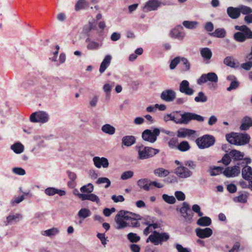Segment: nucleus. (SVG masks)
<instances>
[{
	"instance_id": "obj_1",
	"label": "nucleus",
	"mask_w": 252,
	"mask_h": 252,
	"mask_svg": "<svg viewBox=\"0 0 252 252\" xmlns=\"http://www.w3.org/2000/svg\"><path fill=\"white\" fill-rule=\"evenodd\" d=\"M251 162V160L247 158H244L238 161L236 165L243 167L242 175L244 179L250 181V188L252 190V169L247 165Z\"/></svg>"
},
{
	"instance_id": "obj_2",
	"label": "nucleus",
	"mask_w": 252,
	"mask_h": 252,
	"mask_svg": "<svg viewBox=\"0 0 252 252\" xmlns=\"http://www.w3.org/2000/svg\"><path fill=\"white\" fill-rule=\"evenodd\" d=\"M136 148L138 150L137 158L141 160L151 158L159 152L158 149L150 147L141 146L136 147Z\"/></svg>"
},
{
	"instance_id": "obj_3",
	"label": "nucleus",
	"mask_w": 252,
	"mask_h": 252,
	"mask_svg": "<svg viewBox=\"0 0 252 252\" xmlns=\"http://www.w3.org/2000/svg\"><path fill=\"white\" fill-rule=\"evenodd\" d=\"M133 216L131 212L121 210L118 212L115 218V221L117 225L116 228L117 229H121L128 226V223L124 220H129L130 218ZM134 216H135L134 215Z\"/></svg>"
},
{
	"instance_id": "obj_4",
	"label": "nucleus",
	"mask_w": 252,
	"mask_h": 252,
	"mask_svg": "<svg viewBox=\"0 0 252 252\" xmlns=\"http://www.w3.org/2000/svg\"><path fill=\"white\" fill-rule=\"evenodd\" d=\"M169 235L166 232L159 233L157 231H154L146 240V242L151 241L155 245L161 244L163 242H166L169 240Z\"/></svg>"
},
{
	"instance_id": "obj_5",
	"label": "nucleus",
	"mask_w": 252,
	"mask_h": 252,
	"mask_svg": "<svg viewBox=\"0 0 252 252\" xmlns=\"http://www.w3.org/2000/svg\"><path fill=\"white\" fill-rule=\"evenodd\" d=\"M191 120H195L199 122L204 121V118L199 115L192 112H185L181 114V118L178 119V123L187 125Z\"/></svg>"
},
{
	"instance_id": "obj_6",
	"label": "nucleus",
	"mask_w": 252,
	"mask_h": 252,
	"mask_svg": "<svg viewBox=\"0 0 252 252\" xmlns=\"http://www.w3.org/2000/svg\"><path fill=\"white\" fill-rule=\"evenodd\" d=\"M195 142L199 149H204L213 146L215 143V138L212 135L206 134L197 138Z\"/></svg>"
},
{
	"instance_id": "obj_7",
	"label": "nucleus",
	"mask_w": 252,
	"mask_h": 252,
	"mask_svg": "<svg viewBox=\"0 0 252 252\" xmlns=\"http://www.w3.org/2000/svg\"><path fill=\"white\" fill-rule=\"evenodd\" d=\"M160 134V130L158 128H155L153 130L145 129L142 133V139L147 142L154 143L157 139V137Z\"/></svg>"
},
{
	"instance_id": "obj_8",
	"label": "nucleus",
	"mask_w": 252,
	"mask_h": 252,
	"mask_svg": "<svg viewBox=\"0 0 252 252\" xmlns=\"http://www.w3.org/2000/svg\"><path fill=\"white\" fill-rule=\"evenodd\" d=\"M30 119L31 122L32 123H41L44 124L48 121L49 116L46 112L41 111L32 113L30 116Z\"/></svg>"
},
{
	"instance_id": "obj_9",
	"label": "nucleus",
	"mask_w": 252,
	"mask_h": 252,
	"mask_svg": "<svg viewBox=\"0 0 252 252\" xmlns=\"http://www.w3.org/2000/svg\"><path fill=\"white\" fill-rule=\"evenodd\" d=\"M180 212L185 219L186 222L190 223L193 221V213L190 209L189 205L187 202L183 203Z\"/></svg>"
},
{
	"instance_id": "obj_10",
	"label": "nucleus",
	"mask_w": 252,
	"mask_h": 252,
	"mask_svg": "<svg viewBox=\"0 0 252 252\" xmlns=\"http://www.w3.org/2000/svg\"><path fill=\"white\" fill-rule=\"evenodd\" d=\"M208 81H210L212 83H217L218 81L217 75L214 72H209L207 74H203L197 80V83L198 85H201Z\"/></svg>"
},
{
	"instance_id": "obj_11",
	"label": "nucleus",
	"mask_w": 252,
	"mask_h": 252,
	"mask_svg": "<svg viewBox=\"0 0 252 252\" xmlns=\"http://www.w3.org/2000/svg\"><path fill=\"white\" fill-rule=\"evenodd\" d=\"M175 173L181 178H188L191 177L193 173L184 166L181 165L177 167L175 171Z\"/></svg>"
},
{
	"instance_id": "obj_12",
	"label": "nucleus",
	"mask_w": 252,
	"mask_h": 252,
	"mask_svg": "<svg viewBox=\"0 0 252 252\" xmlns=\"http://www.w3.org/2000/svg\"><path fill=\"white\" fill-rule=\"evenodd\" d=\"M176 92L171 89L165 90L161 93L160 98L166 102H172L176 98Z\"/></svg>"
},
{
	"instance_id": "obj_13",
	"label": "nucleus",
	"mask_w": 252,
	"mask_h": 252,
	"mask_svg": "<svg viewBox=\"0 0 252 252\" xmlns=\"http://www.w3.org/2000/svg\"><path fill=\"white\" fill-rule=\"evenodd\" d=\"M179 91L188 95H191L194 90L189 87V83L186 80H183L179 85Z\"/></svg>"
},
{
	"instance_id": "obj_14",
	"label": "nucleus",
	"mask_w": 252,
	"mask_h": 252,
	"mask_svg": "<svg viewBox=\"0 0 252 252\" xmlns=\"http://www.w3.org/2000/svg\"><path fill=\"white\" fill-rule=\"evenodd\" d=\"M196 236L200 239L210 237L213 234V230L209 227L205 228H197L195 230Z\"/></svg>"
},
{
	"instance_id": "obj_15",
	"label": "nucleus",
	"mask_w": 252,
	"mask_h": 252,
	"mask_svg": "<svg viewBox=\"0 0 252 252\" xmlns=\"http://www.w3.org/2000/svg\"><path fill=\"white\" fill-rule=\"evenodd\" d=\"M240 173V167L238 165H234L231 167H228L223 171L224 175L228 178L236 177Z\"/></svg>"
},
{
	"instance_id": "obj_16",
	"label": "nucleus",
	"mask_w": 252,
	"mask_h": 252,
	"mask_svg": "<svg viewBox=\"0 0 252 252\" xmlns=\"http://www.w3.org/2000/svg\"><path fill=\"white\" fill-rule=\"evenodd\" d=\"M161 4V2L158 0H149L145 4L143 10L145 12L157 10Z\"/></svg>"
},
{
	"instance_id": "obj_17",
	"label": "nucleus",
	"mask_w": 252,
	"mask_h": 252,
	"mask_svg": "<svg viewBox=\"0 0 252 252\" xmlns=\"http://www.w3.org/2000/svg\"><path fill=\"white\" fill-rule=\"evenodd\" d=\"M93 160L95 166L98 168L101 167L106 168L109 166L108 160L106 158L95 157L93 158Z\"/></svg>"
},
{
	"instance_id": "obj_18",
	"label": "nucleus",
	"mask_w": 252,
	"mask_h": 252,
	"mask_svg": "<svg viewBox=\"0 0 252 252\" xmlns=\"http://www.w3.org/2000/svg\"><path fill=\"white\" fill-rule=\"evenodd\" d=\"M77 195L82 200H90L91 201L95 202L97 204L100 203V199L99 197L95 194L90 193V194L85 193H77Z\"/></svg>"
},
{
	"instance_id": "obj_19",
	"label": "nucleus",
	"mask_w": 252,
	"mask_h": 252,
	"mask_svg": "<svg viewBox=\"0 0 252 252\" xmlns=\"http://www.w3.org/2000/svg\"><path fill=\"white\" fill-rule=\"evenodd\" d=\"M236 145H244L250 142V136L247 133H236Z\"/></svg>"
},
{
	"instance_id": "obj_20",
	"label": "nucleus",
	"mask_w": 252,
	"mask_h": 252,
	"mask_svg": "<svg viewBox=\"0 0 252 252\" xmlns=\"http://www.w3.org/2000/svg\"><path fill=\"white\" fill-rule=\"evenodd\" d=\"M23 216L19 213H11L6 217L5 225H8L12 223H16L21 220Z\"/></svg>"
},
{
	"instance_id": "obj_21",
	"label": "nucleus",
	"mask_w": 252,
	"mask_h": 252,
	"mask_svg": "<svg viewBox=\"0 0 252 252\" xmlns=\"http://www.w3.org/2000/svg\"><path fill=\"white\" fill-rule=\"evenodd\" d=\"M226 12L228 16L232 19H236L240 16L239 7H228L227 8Z\"/></svg>"
},
{
	"instance_id": "obj_22",
	"label": "nucleus",
	"mask_w": 252,
	"mask_h": 252,
	"mask_svg": "<svg viewBox=\"0 0 252 252\" xmlns=\"http://www.w3.org/2000/svg\"><path fill=\"white\" fill-rule=\"evenodd\" d=\"M223 63L226 66L232 68H237L238 64V63H237L236 60L231 56L226 57L223 60Z\"/></svg>"
},
{
	"instance_id": "obj_23",
	"label": "nucleus",
	"mask_w": 252,
	"mask_h": 252,
	"mask_svg": "<svg viewBox=\"0 0 252 252\" xmlns=\"http://www.w3.org/2000/svg\"><path fill=\"white\" fill-rule=\"evenodd\" d=\"M178 28H183L181 26H178L177 28L173 29L170 32V35L173 38L183 40L185 37V34L183 32L180 31L178 29Z\"/></svg>"
},
{
	"instance_id": "obj_24",
	"label": "nucleus",
	"mask_w": 252,
	"mask_h": 252,
	"mask_svg": "<svg viewBox=\"0 0 252 252\" xmlns=\"http://www.w3.org/2000/svg\"><path fill=\"white\" fill-rule=\"evenodd\" d=\"M136 142V138L132 135H126L122 139V144L126 147H130Z\"/></svg>"
},
{
	"instance_id": "obj_25",
	"label": "nucleus",
	"mask_w": 252,
	"mask_h": 252,
	"mask_svg": "<svg viewBox=\"0 0 252 252\" xmlns=\"http://www.w3.org/2000/svg\"><path fill=\"white\" fill-rule=\"evenodd\" d=\"M200 54L204 60L208 63V61L212 57V52L211 49L208 47L202 48L200 49Z\"/></svg>"
},
{
	"instance_id": "obj_26",
	"label": "nucleus",
	"mask_w": 252,
	"mask_h": 252,
	"mask_svg": "<svg viewBox=\"0 0 252 252\" xmlns=\"http://www.w3.org/2000/svg\"><path fill=\"white\" fill-rule=\"evenodd\" d=\"M195 131L188 128H181L177 131V136L180 138H185L195 134Z\"/></svg>"
},
{
	"instance_id": "obj_27",
	"label": "nucleus",
	"mask_w": 252,
	"mask_h": 252,
	"mask_svg": "<svg viewBox=\"0 0 252 252\" xmlns=\"http://www.w3.org/2000/svg\"><path fill=\"white\" fill-rule=\"evenodd\" d=\"M60 233V230L58 228L53 227L46 230L42 231L41 234L42 235L49 237H53Z\"/></svg>"
},
{
	"instance_id": "obj_28",
	"label": "nucleus",
	"mask_w": 252,
	"mask_h": 252,
	"mask_svg": "<svg viewBox=\"0 0 252 252\" xmlns=\"http://www.w3.org/2000/svg\"><path fill=\"white\" fill-rule=\"evenodd\" d=\"M212 220L209 217H200V218L197 220L196 224L201 226H208L211 224Z\"/></svg>"
},
{
	"instance_id": "obj_29",
	"label": "nucleus",
	"mask_w": 252,
	"mask_h": 252,
	"mask_svg": "<svg viewBox=\"0 0 252 252\" xmlns=\"http://www.w3.org/2000/svg\"><path fill=\"white\" fill-rule=\"evenodd\" d=\"M252 126V119L248 116L245 117L242 120V123L240 127L242 130H246L248 129Z\"/></svg>"
},
{
	"instance_id": "obj_30",
	"label": "nucleus",
	"mask_w": 252,
	"mask_h": 252,
	"mask_svg": "<svg viewBox=\"0 0 252 252\" xmlns=\"http://www.w3.org/2000/svg\"><path fill=\"white\" fill-rule=\"evenodd\" d=\"M150 180L148 179H141L137 181L138 187L146 191H148L150 187Z\"/></svg>"
},
{
	"instance_id": "obj_31",
	"label": "nucleus",
	"mask_w": 252,
	"mask_h": 252,
	"mask_svg": "<svg viewBox=\"0 0 252 252\" xmlns=\"http://www.w3.org/2000/svg\"><path fill=\"white\" fill-rule=\"evenodd\" d=\"M85 42L87 44V48L89 50H96L99 47V43L96 41L92 40L89 37L86 38Z\"/></svg>"
},
{
	"instance_id": "obj_32",
	"label": "nucleus",
	"mask_w": 252,
	"mask_h": 252,
	"mask_svg": "<svg viewBox=\"0 0 252 252\" xmlns=\"http://www.w3.org/2000/svg\"><path fill=\"white\" fill-rule=\"evenodd\" d=\"M210 35L218 38H223L226 35V31L223 28H218L213 32L210 33Z\"/></svg>"
},
{
	"instance_id": "obj_33",
	"label": "nucleus",
	"mask_w": 252,
	"mask_h": 252,
	"mask_svg": "<svg viewBox=\"0 0 252 252\" xmlns=\"http://www.w3.org/2000/svg\"><path fill=\"white\" fill-rule=\"evenodd\" d=\"M181 61L182 63V64L183 65V67L181 68V71L182 72H188L190 69V63L189 61L186 58H181Z\"/></svg>"
},
{
	"instance_id": "obj_34",
	"label": "nucleus",
	"mask_w": 252,
	"mask_h": 252,
	"mask_svg": "<svg viewBox=\"0 0 252 252\" xmlns=\"http://www.w3.org/2000/svg\"><path fill=\"white\" fill-rule=\"evenodd\" d=\"M101 130L105 133L113 135L115 133V128L110 124H105L101 127Z\"/></svg>"
},
{
	"instance_id": "obj_35",
	"label": "nucleus",
	"mask_w": 252,
	"mask_h": 252,
	"mask_svg": "<svg viewBox=\"0 0 252 252\" xmlns=\"http://www.w3.org/2000/svg\"><path fill=\"white\" fill-rule=\"evenodd\" d=\"M10 149L16 154H19L22 153L24 150V146L19 142H17L12 145Z\"/></svg>"
},
{
	"instance_id": "obj_36",
	"label": "nucleus",
	"mask_w": 252,
	"mask_h": 252,
	"mask_svg": "<svg viewBox=\"0 0 252 252\" xmlns=\"http://www.w3.org/2000/svg\"><path fill=\"white\" fill-rule=\"evenodd\" d=\"M154 173L159 177H165L169 174V172L163 168H158L154 170Z\"/></svg>"
},
{
	"instance_id": "obj_37",
	"label": "nucleus",
	"mask_w": 252,
	"mask_h": 252,
	"mask_svg": "<svg viewBox=\"0 0 252 252\" xmlns=\"http://www.w3.org/2000/svg\"><path fill=\"white\" fill-rule=\"evenodd\" d=\"M132 214L135 216H132V217L130 218L129 220H131L130 223L128 224V226H130L133 227H137L140 226V224L138 221V220L140 219V216L134 213H132Z\"/></svg>"
},
{
	"instance_id": "obj_38",
	"label": "nucleus",
	"mask_w": 252,
	"mask_h": 252,
	"mask_svg": "<svg viewBox=\"0 0 252 252\" xmlns=\"http://www.w3.org/2000/svg\"><path fill=\"white\" fill-rule=\"evenodd\" d=\"M248 195L246 192H239V195L233 198V201L235 202L245 203L247 201Z\"/></svg>"
},
{
	"instance_id": "obj_39",
	"label": "nucleus",
	"mask_w": 252,
	"mask_h": 252,
	"mask_svg": "<svg viewBox=\"0 0 252 252\" xmlns=\"http://www.w3.org/2000/svg\"><path fill=\"white\" fill-rule=\"evenodd\" d=\"M229 155L230 156H231L233 158V159L235 160H237V161L243 158L244 156V153H243L239 151H237L236 150H231L229 152Z\"/></svg>"
},
{
	"instance_id": "obj_40",
	"label": "nucleus",
	"mask_w": 252,
	"mask_h": 252,
	"mask_svg": "<svg viewBox=\"0 0 252 252\" xmlns=\"http://www.w3.org/2000/svg\"><path fill=\"white\" fill-rule=\"evenodd\" d=\"M89 6V3L86 0H78L75 5V10L78 11L85 9Z\"/></svg>"
},
{
	"instance_id": "obj_41",
	"label": "nucleus",
	"mask_w": 252,
	"mask_h": 252,
	"mask_svg": "<svg viewBox=\"0 0 252 252\" xmlns=\"http://www.w3.org/2000/svg\"><path fill=\"white\" fill-rule=\"evenodd\" d=\"M199 23L197 21H184L183 25L187 29L193 30L197 27Z\"/></svg>"
},
{
	"instance_id": "obj_42",
	"label": "nucleus",
	"mask_w": 252,
	"mask_h": 252,
	"mask_svg": "<svg viewBox=\"0 0 252 252\" xmlns=\"http://www.w3.org/2000/svg\"><path fill=\"white\" fill-rule=\"evenodd\" d=\"M91 215V212L89 209L82 208L78 213V216L80 219H85Z\"/></svg>"
},
{
	"instance_id": "obj_43",
	"label": "nucleus",
	"mask_w": 252,
	"mask_h": 252,
	"mask_svg": "<svg viewBox=\"0 0 252 252\" xmlns=\"http://www.w3.org/2000/svg\"><path fill=\"white\" fill-rule=\"evenodd\" d=\"M238 7L240 15L242 13L244 15H248L252 13V9L249 6L244 5H240Z\"/></svg>"
},
{
	"instance_id": "obj_44",
	"label": "nucleus",
	"mask_w": 252,
	"mask_h": 252,
	"mask_svg": "<svg viewBox=\"0 0 252 252\" xmlns=\"http://www.w3.org/2000/svg\"><path fill=\"white\" fill-rule=\"evenodd\" d=\"M113 86L109 84H105L103 87V90L106 94V100L108 101L110 98V92L112 90Z\"/></svg>"
},
{
	"instance_id": "obj_45",
	"label": "nucleus",
	"mask_w": 252,
	"mask_h": 252,
	"mask_svg": "<svg viewBox=\"0 0 252 252\" xmlns=\"http://www.w3.org/2000/svg\"><path fill=\"white\" fill-rule=\"evenodd\" d=\"M94 190V186L91 183H89L87 185L82 186L80 188L81 192L83 193H88L90 194Z\"/></svg>"
},
{
	"instance_id": "obj_46",
	"label": "nucleus",
	"mask_w": 252,
	"mask_h": 252,
	"mask_svg": "<svg viewBox=\"0 0 252 252\" xmlns=\"http://www.w3.org/2000/svg\"><path fill=\"white\" fill-rule=\"evenodd\" d=\"M207 100V97L205 95L204 93L202 92H199L198 93L197 96L194 98V101L196 102L204 103Z\"/></svg>"
},
{
	"instance_id": "obj_47",
	"label": "nucleus",
	"mask_w": 252,
	"mask_h": 252,
	"mask_svg": "<svg viewBox=\"0 0 252 252\" xmlns=\"http://www.w3.org/2000/svg\"><path fill=\"white\" fill-rule=\"evenodd\" d=\"M226 139L230 144L236 145V133L226 134Z\"/></svg>"
},
{
	"instance_id": "obj_48",
	"label": "nucleus",
	"mask_w": 252,
	"mask_h": 252,
	"mask_svg": "<svg viewBox=\"0 0 252 252\" xmlns=\"http://www.w3.org/2000/svg\"><path fill=\"white\" fill-rule=\"evenodd\" d=\"M177 148L180 151L186 152L190 149V146L187 141H184L178 145Z\"/></svg>"
},
{
	"instance_id": "obj_49",
	"label": "nucleus",
	"mask_w": 252,
	"mask_h": 252,
	"mask_svg": "<svg viewBox=\"0 0 252 252\" xmlns=\"http://www.w3.org/2000/svg\"><path fill=\"white\" fill-rule=\"evenodd\" d=\"M162 198L165 202L170 204H174L176 202L175 198L172 195L170 196L166 194H163L162 195Z\"/></svg>"
},
{
	"instance_id": "obj_50",
	"label": "nucleus",
	"mask_w": 252,
	"mask_h": 252,
	"mask_svg": "<svg viewBox=\"0 0 252 252\" xmlns=\"http://www.w3.org/2000/svg\"><path fill=\"white\" fill-rule=\"evenodd\" d=\"M96 184H106V185L105 186V188H109L111 185V181L110 180L106 178V177H100L97 180L96 182Z\"/></svg>"
},
{
	"instance_id": "obj_51",
	"label": "nucleus",
	"mask_w": 252,
	"mask_h": 252,
	"mask_svg": "<svg viewBox=\"0 0 252 252\" xmlns=\"http://www.w3.org/2000/svg\"><path fill=\"white\" fill-rule=\"evenodd\" d=\"M127 237L128 240L131 243H136L140 239V237L136 233L132 232L129 233L127 234Z\"/></svg>"
},
{
	"instance_id": "obj_52",
	"label": "nucleus",
	"mask_w": 252,
	"mask_h": 252,
	"mask_svg": "<svg viewBox=\"0 0 252 252\" xmlns=\"http://www.w3.org/2000/svg\"><path fill=\"white\" fill-rule=\"evenodd\" d=\"M233 37L234 39L238 42H243L246 40L245 36L241 32L235 33Z\"/></svg>"
},
{
	"instance_id": "obj_53",
	"label": "nucleus",
	"mask_w": 252,
	"mask_h": 252,
	"mask_svg": "<svg viewBox=\"0 0 252 252\" xmlns=\"http://www.w3.org/2000/svg\"><path fill=\"white\" fill-rule=\"evenodd\" d=\"M181 61V57H176L170 62L169 68L171 70L174 69Z\"/></svg>"
},
{
	"instance_id": "obj_54",
	"label": "nucleus",
	"mask_w": 252,
	"mask_h": 252,
	"mask_svg": "<svg viewBox=\"0 0 252 252\" xmlns=\"http://www.w3.org/2000/svg\"><path fill=\"white\" fill-rule=\"evenodd\" d=\"M241 32L243 34L244 36H245L246 40L247 39L252 38V31L247 26L245 28V29L242 30Z\"/></svg>"
},
{
	"instance_id": "obj_55",
	"label": "nucleus",
	"mask_w": 252,
	"mask_h": 252,
	"mask_svg": "<svg viewBox=\"0 0 252 252\" xmlns=\"http://www.w3.org/2000/svg\"><path fill=\"white\" fill-rule=\"evenodd\" d=\"M223 168L222 167H220L219 166H215L211 169L210 175L211 176H216L217 175H219L220 173H223Z\"/></svg>"
},
{
	"instance_id": "obj_56",
	"label": "nucleus",
	"mask_w": 252,
	"mask_h": 252,
	"mask_svg": "<svg viewBox=\"0 0 252 252\" xmlns=\"http://www.w3.org/2000/svg\"><path fill=\"white\" fill-rule=\"evenodd\" d=\"M134 173L132 171H127L123 172L121 176V179L123 180H126L133 177Z\"/></svg>"
},
{
	"instance_id": "obj_57",
	"label": "nucleus",
	"mask_w": 252,
	"mask_h": 252,
	"mask_svg": "<svg viewBox=\"0 0 252 252\" xmlns=\"http://www.w3.org/2000/svg\"><path fill=\"white\" fill-rule=\"evenodd\" d=\"M246 59L248 60V62L242 63L241 64V67L246 70H249L252 67V61L249 58H246Z\"/></svg>"
},
{
	"instance_id": "obj_58",
	"label": "nucleus",
	"mask_w": 252,
	"mask_h": 252,
	"mask_svg": "<svg viewBox=\"0 0 252 252\" xmlns=\"http://www.w3.org/2000/svg\"><path fill=\"white\" fill-rule=\"evenodd\" d=\"M240 84V83L238 80L230 82V86L227 88L226 90L230 92L232 90H235L239 87Z\"/></svg>"
},
{
	"instance_id": "obj_59",
	"label": "nucleus",
	"mask_w": 252,
	"mask_h": 252,
	"mask_svg": "<svg viewBox=\"0 0 252 252\" xmlns=\"http://www.w3.org/2000/svg\"><path fill=\"white\" fill-rule=\"evenodd\" d=\"M24 199V197L23 195H21L20 196L15 197L11 200L10 203L12 206H15L16 204L20 203Z\"/></svg>"
},
{
	"instance_id": "obj_60",
	"label": "nucleus",
	"mask_w": 252,
	"mask_h": 252,
	"mask_svg": "<svg viewBox=\"0 0 252 252\" xmlns=\"http://www.w3.org/2000/svg\"><path fill=\"white\" fill-rule=\"evenodd\" d=\"M231 161V159L229 154H226L224 155L221 160L220 162H221L223 164L227 165L230 163Z\"/></svg>"
},
{
	"instance_id": "obj_61",
	"label": "nucleus",
	"mask_w": 252,
	"mask_h": 252,
	"mask_svg": "<svg viewBox=\"0 0 252 252\" xmlns=\"http://www.w3.org/2000/svg\"><path fill=\"white\" fill-rule=\"evenodd\" d=\"M175 247L178 252H190L189 249L184 248L182 245L178 243L175 244Z\"/></svg>"
},
{
	"instance_id": "obj_62",
	"label": "nucleus",
	"mask_w": 252,
	"mask_h": 252,
	"mask_svg": "<svg viewBox=\"0 0 252 252\" xmlns=\"http://www.w3.org/2000/svg\"><path fill=\"white\" fill-rule=\"evenodd\" d=\"M44 192L48 196H53L56 194V189L53 187H49L45 189Z\"/></svg>"
},
{
	"instance_id": "obj_63",
	"label": "nucleus",
	"mask_w": 252,
	"mask_h": 252,
	"mask_svg": "<svg viewBox=\"0 0 252 252\" xmlns=\"http://www.w3.org/2000/svg\"><path fill=\"white\" fill-rule=\"evenodd\" d=\"M175 196L179 201H184L186 198L185 193L181 191H175Z\"/></svg>"
},
{
	"instance_id": "obj_64",
	"label": "nucleus",
	"mask_w": 252,
	"mask_h": 252,
	"mask_svg": "<svg viewBox=\"0 0 252 252\" xmlns=\"http://www.w3.org/2000/svg\"><path fill=\"white\" fill-rule=\"evenodd\" d=\"M12 171L14 173L18 175H24L26 174L25 170L21 167H14L12 169Z\"/></svg>"
}]
</instances>
